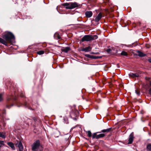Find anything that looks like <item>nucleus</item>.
Listing matches in <instances>:
<instances>
[{
	"label": "nucleus",
	"mask_w": 151,
	"mask_h": 151,
	"mask_svg": "<svg viewBox=\"0 0 151 151\" xmlns=\"http://www.w3.org/2000/svg\"><path fill=\"white\" fill-rule=\"evenodd\" d=\"M3 38L5 40L0 37V43H1L6 46H7V43H10L12 40L15 39L14 35L10 32H8L5 34L3 36Z\"/></svg>",
	"instance_id": "f257e3e1"
},
{
	"label": "nucleus",
	"mask_w": 151,
	"mask_h": 151,
	"mask_svg": "<svg viewBox=\"0 0 151 151\" xmlns=\"http://www.w3.org/2000/svg\"><path fill=\"white\" fill-rule=\"evenodd\" d=\"M40 145V140H37L34 142L32 146V150L33 151H37Z\"/></svg>",
	"instance_id": "f03ea898"
},
{
	"label": "nucleus",
	"mask_w": 151,
	"mask_h": 151,
	"mask_svg": "<svg viewBox=\"0 0 151 151\" xmlns=\"http://www.w3.org/2000/svg\"><path fill=\"white\" fill-rule=\"evenodd\" d=\"M101 132H97L96 133H94L92 136L93 139L96 138L98 139L104 137L105 136V134L104 133H102L99 134H96V133H100Z\"/></svg>",
	"instance_id": "7ed1b4c3"
},
{
	"label": "nucleus",
	"mask_w": 151,
	"mask_h": 151,
	"mask_svg": "<svg viewBox=\"0 0 151 151\" xmlns=\"http://www.w3.org/2000/svg\"><path fill=\"white\" fill-rule=\"evenodd\" d=\"M91 40V35H85L82 38L81 41L82 42L84 41H89Z\"/></svg>",
	"instance_id": "20e7f679"
},
{
	"label": "nucleus",
	"mask_w": 151,
	"mask_h": 151,
	"mask_svg": "<svg viewBox=\"0 0 151 151\" xmlns=\"http://www.w3.org/2000/svg\"><path fill=\"white\" fill-rule=\"evenodd\" d=\"M70 7H68V8L70 9H72L75 8L76 7H78L79 5L78 3L76 2H71L70 3Z\"/></svg>",
	"instance_id": "39448f33"
},
{
	"label": "nucleus",
	"mask_w": 151,
	"mask_h": 151,
	"mask_svg": "<svg viewBox=\"0 0 151 151\" xmlns=\"http://www.w3.org/2000/svg\"><path fill=\"white\" fill-rule=\"evenodd\" d=\"M145 78L146 80L149 81V93L150 95H151V79L148 76H146Z\"/></svg>",
	"instance_id": "423d86ee"
},
{
	"label": "nucleus",
	"mask_w": 151,
	"mask_h": 151,
	"mask_svg": "<svg viewBox=\"0 0 151 151\" xmlns=\"http://www.w3.org/2000/svg\"><path fill=\"white\" fill-rule=\"evenodd\" d=\"M134 138V135L133 133H131L129 136V138L128 140V144H131L133 141Z\"/></svg>",
	"instance_id": "0eeeda50"
},
{
	"label": "nucleus",
	"mask_w": 151,
	"mask_h": 151,
	"mask_svg": "<svg viewBox=\"0 0 151 151\" xmlns=\"http://www.w3.org/2000/svg\"><path fill=\"white\" fill-rule=\"evenodd\" d=\"M102 17V14L101 12L99 13L98 15L95 18V21L96 22H98Z\"/></svg>",
	"instance_id": "6e6552de"
},
{
	"label": "nucleus",
	"mask_w": 151,
	"mask_h": 151,
	"mask_svg": "<svg viewBox=\"0 0 151 151\" xmlns=\"http://www.w3.org/2000/svg\"><path fill=\"white\" fill-rule=\"evenodd\" d=\"M17 146L19 148V151H22L23 149V147L22 142L20 141H19L17 143Z\"/></svg>",
	"instance_id": "1a4fd4ad"
},
{
	"label": "nucleus",
	"mask_w": 151,
	"mask_h": 151,
	"mask_svg": "<svg viewBox=\"0 0 151 151\" xmlns=\"http://www.w3.org/2000/svg\"><path fill=\"white\" fill-rule=\"evenodd\" d=\"M91 47L88 46L85 48H83L81 50V51L85 52H88L91 50Z\"/></svg>",
	"instance_id": "9d476101"
},
{
	"label": "nucleus",
	"mask_w": 151,
	"mask_h": 151,
	"mask_svg": "<svg viewBox=\"0 0 151 151\" xmlns=\"http://www.w3.org/2000/svg\"><path fill=\"white\" fill-rule=\"evenodd\" d=\"M85 15L88 18L91 17L93 15V13L91 11H86L85 12Z\"/></svg>",
	"instance_id": "9b49d317"
},
{
	"label": "nucleus",
	"mask_w": 151,
	"mask_h": 151,
	"mask_svg": "<svg viewBox=\"0 0 151 151\" xmlns=\"http://www.w3.org/2000/svg\"><path fill=\"white\" fill-rule=\"evenodd\" d=\"M7 145L10 146L13 150H15V148L14 144L12 142H8Z\"/></svg>",
	"instance_id": "f8f14e48"
},
{
	"label": "nucleus",
	"mask_w": 151,
	"mask_h": 151,
	"mask_svg": "<svg viewBox=\"0 0 151 151\" xmlns=\"http://www.w3.org/2000/svg\"><path fill=\"white\" fill-rule=\"evenodd\" d=\"M137 52L138 53V56L140 57H143L146 55L143 53L139 50H137Z\"/></svg>",
	"instance_id": "ddd939ff"
},
{
	"label": "nucleus",
	"mask_w": 151,
	"mask_h": 151,
	"mask_svg": "<svg viewBox=\"0 0 151 151\" xmlns=\"http://www.w3.org/2000/svg\"><path fill=\"white\" fill-rule=\"evenodd\" d=\"M70 3H64L62 5L63 6H66L65 8L67 9H70L68 8V7H70Z\"/></svg>",
	"instance_id": "4468645a"
},
{
	"label": "nucleus",
	"mask_w": 151,
	"mask_h": 151,
	"mask_svg": "<svg viewBox=\"0 0 151 151\" xmlns=\"http://www.w3.org/2000/svg\"><path fill=\"white\" fill-rule=\"evenodd\" d=\"M54 37L55 39H60V37L59 34L58 33H55L54 35Z\"/></svg>",
	"instance_id": "2eb2a0df"
},
{
	"label": "nucleus",
	"mask_w": 151,
	"mask_h": 151,
	"mask_svg": "<svg viewBox=\"0 0 151 151\" xmlns=\"http://www.w3.org/2000/svg\"><path fill=\"white\" fill-rule=\"evenodd\" d=\"M111 128H110L102 130L101 131V132L103 133L109 132L111 130Z\"/></svg>",
	"instance_id": "dca6fc26"
},
{
	"label": "nucleus",
	"mask_w": 151,
	"mask_h": 151,
	"mask_svg": "<svg viewBox=\"0 0 151 151\" xmlns=\"http://www.w3.org/2000/svg\"><path fill=\"white\" fill-rule=\"evenodd\" d=\"M70 48L68 47H67L65 48L64 49L62 50V51L65 52H67L69 50H70Z\"/></svg>",
	"instance_id": "f3484780"
},
{
	"label": "nucleus",
	"mask_w": 151,
	"mask_h": 151,
	"mask_svg": "<svg viewBox=\"0 0 151 151\" xmlns=\"http://www.w3.org/2000/svg\"><path fill=\"white\" fill-rule=\"evenodd\" d=\"M91 40H93L97 39L98 38V36L97 35H91Z\"/></svg>",
	"instance_id": "a211bd4d"
},
{
	"label": "nucleus",
	"mask_w": 151,
	"mask_h": 151,
	"mask_svg": "<svg viewBox=\"0 0 151 151\" xmlns=\"http://www.w3.org/2000/svg\"><path fill=\"white\" fill-rule=\"evenodd\" d=\"M121 55L124 56H126L128 55V54L126 52L124 51H123L121 53Z\"/></svg>",
	"instance_id": "6ab92c4d"
},
{
	"label": "nucleus",
	"mask_w": 151,
	"mask_h": 151,
	"mask_svg": "<svg viewBox=\"0 0 151 151\" xmlns=\"http://www.w3.org/2000/svg\"><path fill=\"white\" fill-rule=\"evenodd\" d=\"M85 56L88 58H93L94 59L95 58L94 57L93 55H90L89 54H86L85 55Z\"/></svg>",
	"instance_id": "aec40b11"
},
{
	"label": "nucleus",
	"mask_w": 151,
	"mask_h": 151,
	"mask_svg": "<svg viewBox=\"0 0 151 151\" xmlns=\"http://www.w3.org/2000/svg\"><path fill=\"white\" fill-rule=\"evenodd\" d=\"M44 51L41 50L40 51H39L37 52V53L38 55H42L44 53Z\"/></svg>",
	"instance_id": "412c9836"
},
{
	"label": "nucleus",
	"mask_w": 151,
	"mask_h": 151,
	"mask_svg": "<svg viewBox=\"0 0 151 151\" xmlns=\"http://www.w3.org/2000/svg\"><path fill=\"white\" fill-rule=\"evenodd\" d=\"M0 137H2L3 138H5L6 137V136L3 133L0 132Z\"/></svg>",
	"instance_id": "4be33fe9"
},
{
	"label": "nucleus",
	"mask_w": 151,
	"mask_h": 151,
	"mask_svg": "<svg viewBox=\"0 0 151 151\" xmlns=\"http://www.w3.org/2000/svg\"><path fill=\"white\" fill-rule=\"evenodd\" d=\"M4 145V141H0V148L2 147Z\"/></svg>",
	"instance_id": "5701e85b"
},
{
	"label": "nucleus",
	"mask_w": 151,
	"mask_h": 151,
	"mask_svg": "<svg viewBox=\"0 0 151 151\" xmlns=\"http://www.w3.org/2000/svg\"><path fill=\"white\" fill-rule=\"evenodd\" d=\"M147 147L148 150L151 151V144L148 145Z\"/></svg>",
	"instance_id": "b1692460"
},
{
	"label": "nucleus",
	"mask_w": 151,
	"mask_h": 151,
	"mask_svg": "<svg viewBox=\"0 0 151 151\" xmlns=\"http://www.w3.org/2000/svg\"><path fill=\"white\" fill-rule=\"evenodd\" d=\"M88 135L89 137H91L92 136V134L91 132L90 131H87Z\"/></svg>",
	"instance_id": "393cba45"
},
{
	"label": "nucleus",
	"mask_w": 151,
	"mask_h": 151,
	"mask_svg": "<svg viewBox=\"0 0 151 151\" xmlns=\"http://www.w3.org/2000/svg\"><path fill=\"white\" fill-rule=\"evenodd\" d=\"M29 104L27 103H25L24 104V106L27 107L28 109H31L28 106ZM32 110H33L32 109Z\"/></svg>",
	"instance_id": "a878e982"
},
{
	"label": "nucleus",
	"mask_w": 151,
	"mask_h": 151,
	"mask_svg": "<svg viewBox=\"0 0 151 151\" xmlns=\"http://www.w3.org/2000/svg\"><path fill=\"white\" fill-rule=\"evenodd\" d=\"M129 76H138V74H136V73H130L129 74Z\"/></svg>",
	"instance_id": "bb28decb"
},
{
	"label": "nucleus",
	"mask_w": 151,
	"mask_h": 151,
	"mask_svg": "<svg viewBox=\"0 0 151 151\" xmlns=\"http://www.w3.org/2000/svg\"><path fill=\"white\" fill-rule=\"evenodd\" d=\"M106 51L108 53H110L111 52V50L110 49H108L106 50Z\"/></svg>",
	"instance_id": "cd10ccee"
},
{
	"label": "nucleus",
	"mask_w": 151,
	"mask_h": 151,
	"mask_svg": "<svg viewBox=\"0 0 151 151\" xmlns=\"http://www.w3.org/2000/svg\"><path fill=\"white\" fill-rule=\"evenodd\" d=\"M3 99V98L2 96V95L1 94H0V101H2Z\"/></svg>",
	"instance_id": "c85d7f7f"
},
{
	"label": "nucleus",
	"mask_w": 151,
	"mask_h": 151,
	"mask_svg": "<svg viewBox=\"0 0 151 151\" xmlns=\"http://www.w3.org/2000/svg\"><path fill=\"white\" fill-rule=\"evenodd\" d=\"M135 92L138 95H139L140 94V92H138L137 91V90H135Z\"/></svg>",
	"instance_id": "c756f323"
},
{
	"label": "nucleus",
	"mask_w": 151,
	"mask_h": 151,
	"mask_svg": "<svg viewBox=\"0 0 151 151\" xmlns=\"http://www.w3.org/2000/svg\"><path fill=\"white\" fill-rule=\"evenodd\" d=\"M148 60L150 63H151V59H149Z\"/></svg>",
	"instance_id": "7c9ffc66"
},
{
	"label": "nucleus",
	"mask_w": 151,
	"mask_h": 151,
	"mask_svg": "<svg viewBox=\"0 0 151 151\" xmlns=\"http://www.w3.org/2000/svg\"><path fill=\"white\" fill-rule=\"evenodd\" d=\"M66 119H65V118H63V120H64V121L65 122H66Z\"/></svg>",
	"instance_id": "2f4dec72"
},
{
	"label": "nucleus",
	"mask_w": 151,
	"mask_h": 151,
	"mask_svg": "<svg viewBox=\"0 0 151 151\" xmlns=\"http://www.w3.org/2000/svg\"><path fill=\"white\" fill-rule=\"evenodd\" d=\"M73 119H74V120H76V118H73Z\"/></svg>",
	"instance_id": "473e14b6"
},
{
	"label": "nucleus",
	"mask_w": 151,
	"mask_h": 151,
	"mask_svg": "<svg viewBox=\"0 0 151 151\" xmlns=\"http://www.w3.org/2000/svg\"><path fill=\"white\" fill-rule=\"evenodd\" d=\"M132 76V77H134V76ZM135 76V77H138V76Z\"/></svg>",
	"instance_id": "72a5a7b5"
}]
</instances>
